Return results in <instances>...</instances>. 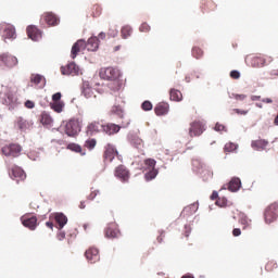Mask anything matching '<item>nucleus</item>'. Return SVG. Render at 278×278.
<instances>
[{"instance_id":"nucleus-8","label":"nucleus","mask_w":278,"mask_h":278,"mask_svg":"<svg viewBox=\"0 0 278 278\" xmlns=\"http://www.w3.org/2000/svg\"><path fill=\"white\" fill-rule=\"evenodd\" d=\"M81 51H86V40H84V39L77 40L73 45L72 51H71L72 59L75 60V58H77V55H79V53H81Z\"/></svg>"},{"instance_id":"nucleus-63","label":"nucleus","mask_w":278,"mask_h":278,"mask_svg":"<svg viewBox=\"0 0 278 278\" xmlns=\"http://www.w3.org/2000/svg\"><path fill=\"white\" fill-rule=\"evenodd\" d=\"M256 108H262V104L261 103H256Z\"/></svg>"},{"instance_id":"nucleus-40","label":"nucleus","mask_w":278,"mask_h":278,"mask_svg":"<svg viewBox=\"0 0 278 278\" xmlns=\"http://www.w3.org/2000/svg\"><path fill=\"white\" fill-rule=\"evenodd\" d=\"M139 31L147 34V33L151 31V26L147 23H142L139 27Z\"/></svg>"},{"instance_id":"nucleus-36","label":"nucleus","mask_w":278,"mask_h":278,"mask_svg":"<svg viewBox=\"0 0 278 278\" xmlns=\"http://www.w3.org/2000/svg\"><path fill=\"white\" fill-rule=\"evenodd\" d=\"M85 147L87 149H89V151H92V149H94L97 147V139H88L86 142H85Z\"/></svg>"},{"instance_id":"nucleus-34","label":"nucleus","mask_w":278,"mask_h":278,"mask_svg":"<svg viewBox=\"0 0 278 278\" xmlns=\"http://www.w3.org/2000/svg\"><path fill=\"white\" fill-rule=\"evenodd\" d=\"M141 109L144 112H151V110H153V103H151V101H149V100H146V101L142 102Z\"/></svg>"},{"instance_id":"nucleus-42","label":"nucleus","mask_w":278,"mask_h":278,"mask_svg":"<svg viewBox=\"0 0 278 278\" xmlns=\"http://www.w3.org/2000/svg\"><path fill=\"white\" fill-rule=\"evenodd\" d=\"M144 164H146V166H148L149 168H155V164H156V162H155V160H153V159H147L146 161H144Z\"/></svg>"},{"instance_id":"nucleus-23","label":"nucleus","mask_w":278,"mask_h":278,"mask_svg":"<svg viewBox=\"0 0 278 278\" xmlns=\"http://www.w3.org/2000/svg\"><path fill=\"white\" fill-rule=\"evenodd\" d=\"M101 127H104V125L100 124L99 122H92L91 124L88 125L87 129L88 131H91V134H94V131L96 132L103 131V128Z\"/></svg>"},{"instance_id":"nucleus-35","label":"nucleus","mask_w":278,"mask_h":278,"mask_svg":"<svg viewBox=\"0 0 278 278\" xmlns=\"http://www.w3.org/2000/svg\"><path fill=\"white\" fill-rule=\"evenodd\" d=\"M112 113L116 114V116H118L119 118H123L124 111L123 108H121V105H114L112 108Z\"/></svg>"},{"instance_id":"nucleus-25","label":"nucleus","mask_w":278,"mask_h":278,"mask_svg":"<svg viewBox=\"0 0 278 278\" xmlns=\"http://www.w3.org/2000/svg\"><path fill=\"white\" fill-rule=\"evenodd\" d=\"M12 175H13V177L22 179V180L25 179V177H27V175L25 174V170H23L22 168H18V167H15L12 169Z\"/></svg>"},{"instance_id":"nucleus-10","label":"nucleus","mask_w":278,"mask_h":278,"mask_svg":"<svg viewBox=\"0 0 278 278\" xmlns=\"http://www.w3.org/2000/svg\"><path fill=\"white\" fill-rule=\"evenodd\" d=\"M205 131V125L201 122H193L189 129V136L192 138L193 136H201Z\"/></svg>"},{"instance_id":"nucleus-39","label":"nucleus","mask_w":278,"mask_h":278,"mask_svg":"<svg viewBox=\"0 0 278 278\" xmlns=\"http://www.w3.org/2000/svg\"><path fill=\"white\" fill-rule=\"evenodd\" d=\"M62 75H66L67 77H75V75H81L79 71H62Z\"/></svg>"},{"instance_id":"nucleus-16","label":"nucleus","mask_w":278,"mask_h":278,"mask_svg":"<svg viewBox=\"0 0 278 278\" xmlns=\"http://www.w3.org/2000/svg\"><path fill=\"white\" fill-rule=\"evenodd\" d=\"M81 92L86 99H92V97L97 99V96L94 94V91L90 88V85L88 84V81L83 83Z\"/></svg>"},{"instance_id":"nucleus-13","label":"nucleus","mask_w":278,"mask_h":278,"mask_svg":"<svg viewBox=\"0 0 278 278\" xmlns=\"http://www.w3.org/2000/svg\"><path fill=\"white\" fill-rule=\"evenodd\" d=\"M85 257H87L88 262L94 264L99 260V250L97 248H90L85 252Z\"/></svg>"},{"instance_id":"nucleus-33","label":"nucleus","mask_w":278,"mask_h":278,"mask_svg":"<svg viewBox=\"0 0 278 278\" xmlns=\"http://www.w3.org/2000/svg\"><path fill=\"white\" fill-rule=\"evenodd\" d=\"M40 121H41L42 125H51V123H53V118H51L49 116V114H47V113L41 114V119Z\"/></svg>"},{"instance_id":"nucleus-30","label":"nucleus","mask_w":278,"mask_h":278,"mask_svg":"<svg viewBox=\"0 0 278 278\" xmlns=\"http://www.w3.org/2000/svg\"><path fill=\"white\" fill-rule=\"evenodd\" d=\"M144 177H146V181H151L155 179V177H157V169L155 168L150 169L148 173H146Z\"/></svg>"},{"instance_id":"nucleus-31","label":"nucleus","mask_w":278,"mask_h":278,"mask_svg":"<svg viewBox=\"0 0 278 278\" xmlns=\"http://www.w3.org/2000/svg\"><path fill=\"white\" fill-rule=\"evenodd\" d=\"M203 49L199 48V47H193L192 48V55L193 58H195V60H201V58L203 56Z\"/></svg>"},{"instance_id":"nucleus-18","label":"nucleus","mask_w":278,"mask_h":278,"mask_svg":"<svg viewBox=\"0 0 278 278\" xmlns=\"http://www.w3.org/2000/svg\"><path fill=\"white\" fill-rule=\"evenodd\" d=\"M241 187L242 181L240 180V178H232L228 184V190L230 192H238V190H240Z\"/></svg>"},{"instance_id":"nucleus-11","label":"nucleus","mask_w":278,"mask_h":278,"mask_svg":"<svg viewBox=\"0 0 278 278\" xmlns=\"http://www.w3.org/2000/svg\"><path fill=\"white\" fill-rule=\"evenodd\" d=\"M123 126L116 125L114 123H109L104 126H101L102 131L108 134V136H114V134H118Z\"/></svg>"},{"instance_id":"nucleus-12","label":"nucleus","mask_w":278,"mask_h":278,"mask_svg":"<svg viewBox=\"0 0 278 278\" xmlns=\"http://www.w3.org/2000/svg\"><path fill=\"white\" fill-rule=\"evenodd\" d=\"M115 155H118V151L116 150V148H114V146L109 143L105 147L104 160H108V162H112L114 160Z\"/></svg>"},{"instance_id":"nucleus-50","label":"nucleus","mask_w":278,"mask_h":278,"mask_svg":"<svg viewBox=\"0 0 278 278\" xmlns=\"http://www.w3.org/2000/svg\"><path fill=\"white\" fill-rule=\"evenodd\" d=\"M97 194H99V190H96L93 192H91L89 195H88V199L90 201H94V199L97 198Z\"/></svg>"},{"instance_id":"nucleus-54","label":"nucleus","mask_w":278,"mask_h":278,"mask_svg":"<svg viewBox=\"0 0 278 278\" xmlns=\"http://www.w3.org/2000/svg\"><path fill=\"white\" fill-rule=\"evenodd\" d=\"M235 112H236V114H242V115L249 114V111H242L240 109H235Z\"/></svg>"},{"instance_id":"nucleus-24","label":"nucleus","mask_w":278,"mask_h":278,"mask_svg":"<svg viewBox=\"0 0 278 278\" xmlns=\"http://www.w3.org/2000/svg\"><path fill=\"white\" fill-rule=\"evenodd\" d=\"M169 98L172 101H181V99H184V96L181 94V91L177 89H170Z\"/></svg>"},{"instance_id":"nucleus-51","label":"nucleus","mask_w":278,"mask_h":278,"mask_svg":"<svg viewBox=\"0 0 278 278\" xmlns=\"http://www.w3.org/2000/svg\"><path fill=\"white\" fill-rule=\"evenodd\" d=\"M242 230H240V228H235L232 230V236H235V238H238V236H241Z\"/></svg>"},{"instance_id":"nucleus-19","label":"nucleus","mask_w":278,"mask_h":278,"mask_svg":"<svg viewBox=\"0 0 278 278\" xmlns=\"http://www.w3.org/2000/svg\"><path fill=\"white\" fill-rule=\"evenodd\" d=\"M86 49L89 51H97L99 49V37H91L86 42Z\"/></svg>"},{"instance_id":"nucleus-9","label":"nucleus","mask_w":278,"mask_h":278,"mask_svg":"<svg viewBox=\"0 0 278 278\" xmlns=\"http://www.w3.org/2000/svg\"><path fill=\"white\" fill-rule=\"evenodd\" d=\"M100 78L105 79L106 81H116L121 77V72L118 71H100Z\"/></svg>"},{"instance_id":"nucleus-3","label":"nucleus","mask_w":278,"mask_h":278,"mask_svg":"<svg viewBox=\"0 0 278 278\" xmlns=\"http://www.w3.org/2000/svg\"><path fill=\"white\" fill-rule=\"evenodd\" d=\"M21 151H23V147L18 143H11L2 148V153L7 157H18V155H21Z\"/></svg>"},{"instance_id":"nucleus-26","label":"nucleus","mask_w":278,"mask_h":278,"mask_svg":"<svg viewBox=\"0 0 278 278\" xmlns=\"http://www.w3.org/2000/svg\"><path fill=\"white\" fill-rule=\"evenodd\" d=\"M30 81H31V84H35V86H38V84H40V81H46V80H45V76H42L40 74H31Z\"/></svg>"},{"instance_id":"nucleus-56","label":"nucleus","mask_w":278,"mask_h":278,"mask_svg":"<svg viewBox=\"0 0 278 278\" xmlns=\"http://www.w3.org/2000/svg\"><path fill=\"white\" fill-rule=\"evenodd\" d=\"M262 102H263V103H273V99H270V98H264V99L262 100Z\"/></svg>"},{"instance_id":"nucleus-27","label":"nucleus","mask_w":278,"mask_h":278,"mask_svg":"<svg viewBox=\"0 0 278 278\" xmlns=\"http://www.w3.org/2000/svg\"><path fill=\"white\" fill-rule=\"evenodd\" d=\"M67 149H70V151H74L75 153H80L81 155H86V152H83L81 150V146L77 143H70L67 146Z\"/></svg>"},{"instance_id":"nucleus-43","label":"nucleus","mask_w":278,"mask_h":278,"mask_svg":"<svg viewBox=\"0 0 278 278\" xmlns=\"http://www.w3.org/2000/svg\"><path fill=\"white\" fill-rule=\"evenodd\" d=\"M216 205H218L219 207H225V205H227V199L226 198H218L216 201Z\"/></svg>"},{"instance_id":"nucleus-29","label":"nucleus","mask_w":278,"mask_h":278,"mask_svg":"<svg viewBox=\"0 0 278 278\" xmlns=\"http://www.w3.org/2000/svg\"><path fill=\"white\" fill-rule=\"evenodd\" d=\"M50 106L52 110H54V112H58V114H60V112L64 110V102H52L50 103Z\"/></svg>"},{"instance_id":"nucleus-38","label":"nucleus","mask_w":278,"mask_h":278,"mask_svg":"<svg viewBox=\"0 0 278 278\" xmlns=\"http://www.w3.org/2000/svg\"><path fill=\"white\" fill-rule=\"evenodd\" d=\"M225 151H227L228 153H231V151H236V149H238V144L233 143V142H229L225 144Z\"/></svg>"},{"instance_id":"nucleus-64","label":"nucleus","mask_w":278,"mask_h":278,"mask_svg":"<svg viewBox=\"0 0 278 278\" xmlns=\"http://www.w3.org/2000/svg\"><path fill=\"white\" fill-rule=\"evenodd\" d=\"M273 75H275L276 77H278V72H276L275 74H273Z\"/></svg>"},{"instance_id":"nucleus-52","label":"nucleus","mask_w":278,"mask_h":278,"mask_svg":"<svg viewBox=\"0 0 278 278\" xmlns=\"http://www.w3.org/2000/svg\"><path fill=\"white\" fill-rule=\"evenodd\" d=\"M215 131H225V126L220 124L215 125Z\"/></svg>"},{"instance_id":"nucleus-15","label":"nucleus","mask_w":278,"mask_h":278,"mask_svg":"<svg viewBox=\"0 0 278 278\" xmlns=\"http://www.w3.org/2000/svg\"><path fill=\"white\" fill-rule=\"evenodd\" d=\"M16 125L21 131H27V129H31V125H34V123H31L23 117H18Z\"/></svg>"},{"instance_id":"nucleus-53","label":"nucleus","mask_w":278,"mask_h":278,"mask_svg":"<svg viewBox=\"0 0 278 278\" xmlns=\"http://www.w3.org/2000/svg\"><path fill=\"white\" fill-rule=\"evenodd\" d=\"M216 199H218V192L213 191V193L211 194V201H216Z\"/></svg>"},{"instance_id":"nucleus-57","label":"nucleus","mask_w":278,"mask_h":278,"mask_svg":"<svg viewBox=\"0 0 278 278\" xmlns=\"http://www.w3.org/2000/svg\"><path fill=\"white\" fill-rule=\"evenodd\" d=\"M98 38H100V40H105V33H100Z\"/></svg>"},{"instance_id":"nucleus-41","label":"nucleus","mask_w":278,"mask_h":278,"mask_svg":"<svg viewBox=\"0 0 278 278\" xmlns=\"http://www.w3.org/2000/svg\"><path fill=\"white\" fill-rule=\"evenodd\" d=\"M105 238H116V231L112 228L105 229Z\"/></svg>"},{"instance_id":"nucleus-7","label":"nucleus","mask_w":278,"mask_h":278,"mask_svg":"<svg viewBox=\"0 0 278 278\" xmlns=\"http://www.w3.org/2000/svg\"><path fill=\"white\" fill-rule=\"evenodd\" d=\"M42 18H43L45 23H47V25H49V27H55V26L60 25V17H58V15H55V13H53V12L43 13Z\"/></svg>"},{"instance_id":"nucleus-14","label":"nucleus","mask_w":278,"mask_h":278,"mask_svg":"<svg viewBox=\"0 0 278 278\" xmlns=\"http://www.w3.org/2000/svg\"><path fill=\"white\" fill-rule=\"evenodd\" d=\"M54 220L59 226V230L62 231V229H64V226L66 225V223H68V217H66V215H64V213H56L54 216Z\"/></svg>"},{"instance_id":"nucleus-59","label":"nucleus","mask_w":278,"mask_h":278,"mask_svg":"<svg viewBox=\"0 0 278 278\" xmlns=\"http://www.w3.org/2000/svg\"><path fill=\"white\" fill-rule=\"evenodd\" d=\"M214 2H212V1H206V7L207 8H214Z\"/></svg>"},{"instance_id":"nucleus-44","label":"nucleus","mask_w":278,"mask_h":278,"mask_svg":"<svg viewBox=\"0 0 278 278\" xmlns=\"http://www.w3.org/2000/svg\"><path fill=\"white\" fill-rule=\"evenodd\" d=\"M61 99H62V93L60 92H56L52 96L53 103L62 102Z\"/></svg>"},{"instance_id":"nucleus-22","label":"nucleus","mask_w":278,"mask_h":278,"mask_svg":"<svg viewBox=\"0 0 278 278\" xmlns=\"http://www.w3.org/2000/svg\"><path fill=\"white\" fill-rule=\"evenodd\" d=\"M37 223H38V218H36V216H33V217H29V218H26L23 220L24 227H27L31 231H34V229H36Z\"/></svg>"},{"instance_id":"nucleus-5","label":"nucleus","mask_w":278,"mask_h":278,"mask_svg":"<svg viewBox=\"0 0 278 278\" xmlns=\"http://www.w3.org/2000/svg\"><path fill=\"white\" fill-rule=\"evenodd\" d=\"M1 29L2 38H4V40H14V38H16V28H14V25L2 24Z\"/></svg>"},{"instance_id":"nucleus-45","label":"nucleus","mask_w":278,"mask_h":278,"mask_svg":"<svg viewBox=\"0 0 278 278\" xmlns=\"http://www.w3.org/2000/svg\"><path fill=\"white\" fill-rule=\"evenodd\" d=\"M67 71H79V66H77V64H75V62L68 63Z\"/></svg>"},{"instance_id":"nucleus-48","label":"nucleus","mask_w":278,"mask_h":278,"mask_svg":"<svg viewBox=\"0 0 278 278\" xmlns=\"http://www.w3.org/2000/svg\"><path fill=\"white\" fill-rule=\"evenodd\" d=\"M109 36H111V38H116V36H118V30L116 28L110 29Z\"/></svg>"},{"instance_id":"nucleus-37","label":"nucleus","mask_w":278,"mask_h":278,"mask_svg":"<svg viewBox=\"0 0 278 278\" xmlns=\"http://www.w3.org/2000/svg\"><path fill=\"white\" fill-rule=\"evenodd\" d=\"M103 11V9H101V5L99 4H94L92 7V16L97 17V16H101V12Z\"/></svg>"},{"instance_id":"nucleus-6","label":"nucleus","mask_w":278,"mask_h":278,"mask_svg":"<svg viewBox=\"0 0 278 278\" xmlns=\"http://www.w3.org/2000/svg\"><path fill=\"white\" fill-rule=\"evenodd\" d=\"M27 36L30 38V40H34V42H38V40L42 39V30L38 29V27L30 25L26 28Z\"/></svg>"},{"instance_id":"nucleus-49","label":"nucleus","mask_w":278,"mask_h":278,"mask_svg":"<svg viewBox=\"0 0 278 278\" xmlns=\"http://www.w3.org/2000/svg\"><path fill=\"white\" fill-rule=\"evenodd\" d=\"M232 97H235V99H237V101H244V99L247 98V94L233 93Z\"/></svg>"},{"instance_id":"nucleus-58","label":"nucleus","mask_w":278,"mask_h":278,"mask_svg":"<svg viewBox=\"0 0 278 278\" xmlns=\"http://www.w3.org/2000/svg\"><path fill=\"white\" fill-rule=\"evenodd\" d=\"M251 99L253 101H260V99H262V97H260V96H252Z\"/></svg>"},{"instance_id":"nucleus-17","label":"nucleus","mask_w":278,"mask_h":278,"mask_svg":"<svg viewBox=\"0 0 278 278\" xmlns=\"http://www.w3.org/2000/svg\"><path fill=\"white\" fill-rule=\"evenodd\" d=\"M115 175L119 178L123 179V181H127L129 179V172L127 170V168H125V166L119 165L116 170H115Z\"/></svg>"},{"instance_id":"nucleus-32","label":"nucleus","mask_w":278,"mask_h":278,"mask_svg":"<svg viewBox=\"0 0 278 278\" xmlns=\"http://www.w3.org/2000/svg\"><path fill=\"white\" fill-rule=\"evenodd\" d=\"M131 147L135 149H142V139L134 137L130 141Z\"/></svg>"},{"instance_id":"nucleus-21","label":"nucleus","mask_w":278,"mask_h":278,"mask_svg":"<svg viewBox=\"0 0 278 278\" xmlns=\"http://www.w3.org/2000/svg\"><path fill=\"white\" fill-rule=\"evenodd\" d=\"M266 147H268V141L264 139L252 141V149H254L255 151H264Z\"/></svg>"},{"instance_id":"nucleus-4","label":"nucleus","mask_w":278,"mask_h":278,"mask_svg":"<svg viewBox=\"0 0 278 278\" xmlns=\"http://www.w3.org/2000/svg\"><path fill=\"white\" fill-rule=\"evenodd\" d=\"M278 216V204L273 203L265 210V223L270 224L277 220Z\"/></svg>"},{"instance_id":"nucleus-60","label":"nucleus","mask_w":278,"mask_h":278,"mask_svg":"<svg viewBox=\"0 0 278 278\" xmlns=\"http://www.w3.org/2000/svg\"><path fill=\"white\" fill-rule=\"evenodd\" d=\"M46 225L50 228L53 229V224L51 222H47Z\"/></svg>"},{"instance_id":"nucleus-2","label":"nucleus","mask_w":278,"mask_h":278,"mask_svg":"<svg viewBox=\"0 0 278 278\" xmlns=\"http://www.w3.org/2000/svg\"><path fill=\"white\" fill-rule=\"evenodd\" d=\"M81 131V126H79V121L70 119L65 125V134L70 138H75Z\"/></svg>"},{"instance_id":"nucleus-46","label":"nucleus","mask_w":278,"mask_h":278,"mask_svg":"<svg viewBox=\"0 0 278 278\" xmlns=\"http://www.w3.org/2000/svg\"><path fill=\"white\" fill-rule=\"evenodd\" d=\"M25 108H27L28 110H34V108H36V103H34V101L31 100H27L25 102Z\"/></svg>"},{"instance_id":"nucleus-55","label":"nucleus","mask_w":278,"mask_h":278,"mask_svg":"<svg viewBox=\"0 0 278 278\" xmlns=\"http://www.w3.org/2000/svg\"><path fill=\"white\" fill-rule=\"evenodd\" d=\"M64 238H66V232L60 231V233H59V240H64Z\"/></svg>"},{"instance_id":"nucleus-28","label":"nucleus","mask_w":278,"mask_h":278,"mask_svg":"<svg viewBox=\"0 0 278 278\" xmlns=\"http://www.w3.org/2000/svg\"><path fill=\"white\" fill-rule=\"evenodd\" d=\"M132 31H134V29L131 28V26H124L121 30L122 38H124V39L129 38V36H131Z\"/></svg>"},{"instance_id":"nucleus-61","label":"nucleus","mask_w":278,"mask_h":278,"mask_svg":"<svg viewBox=\"0 0 278 278\" xmlns=\"http://www.w3.org/2000/svg\"><path fill=\"white\" fill-rule=\"evenodd\" d=\"M79 207H80V210H86V204H85V202H80Z\"/></svg>"},{"instance_id":"nucleus-1","label":"nucleus","mask_w":278,"mask_h":278,"mask_svg":"<svg viewBox=\"0 0 278 278\" xmlns=\"http://www.w3.org/2000/svg\"><path fill=\"white\" fill-rule=\"evenodd\" d=\"M16 101H18V99L16 98V93L12 91V89L7 88L2 92L1 102L3 105H8L9 110H14V108H16Z\"/></svg>"},{"instance_id":"nucleus-47","label":"nucleus","mask_w":278,"mask_h":278,"mask_svg":"<svg viewBox=\"0 0 278 278\" xmlns=\"http://www.w3.org/2000/svg\"><path fill=\"white\" fill-rule=\"evenodd\" d=\"M230 77L232 79H240V71H231L230 72Z\"/></svg>"},{"instance_id":"nucleus-20","label":"nucleus","mask_w":278,"mask_h":278,"mask_svg":"<svg viewBox=\"0 0 278 278\" xmlns=\"http://www.w3.org/2000/svg\"><path fill=\"white\" fill-rule=\"evenodd\" d=\"M154 112H155L156 116H165V114H168V104H166V103H159L154 108Z\"/></svg>"},{"instance_id":"nucleus-62","label":"nucleus","mask_w":278,"mask_h":278,"mask_svg":"<svg viewBox=\"0 0 278 278\" xmlns=\"http://www.w3.org/2000/svg\"><path fill=\"white\" fill-rule=\"evenodd\" d=\"M157 242H162V237H157Z\"/></svg>"}]
</instances>
